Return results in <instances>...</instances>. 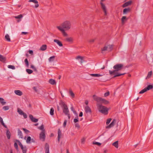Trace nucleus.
<instances>
[{
    "label": "nucleus",
    "instance_id": "ddd939ff",
    "mask_svg": "<svg viewBox=\"0 0 153 153\" xmlns=\"http://www.w3.org/2000/svg\"><path fill=\"white\" fill-rule=\"evenodd\" d=\"M132 2L131 1H128L124 3L122 5L123 7H125L129 5H130L132 3Z\"/></svg>",
    "mask_w": 153,
    "mask_h": 153
},
{
    "label": "nucleus",
    "instance_id": "39448f33",
    "mask_svg": "<svg viewBox=\"0 0 153 153\" xmlns=\"http://www.w3.org/2000/svg\"><path fill=\"white\" fill-rule=\"evenodd\" d=\"M62 28L68 30L70 28L71 24L69 21H66L62 24Z\"/></svg>",
    "mask_w": 153,
    "mask_h": 153
},
{
    "label": "nucleus",
    "instance_id": "b1692460",
    "mask_svg": "<svg viewBox=\"0 0 153 153\" xmlns=\"http://www.w3.org/2000/svg\"><path fill=\"white\" fill-rule=\"evenodd\" d=\"M0 122L4 127L6 128H7V126L4 123L2 118L1 117H0Z\"/></svg>",
    "mask_w": 153,
    "mask_h": 153
},
{
    "label": "nucleus",
    "instance_id": "1a4fd4ad",
    "mask_svg": "<svg viewBox=\"0 0 153 153\" xmlns=\"http://www.w3.org/2000/svg\"><path fill=\"white\" fill-rule=\"evenodd\" d=\"M125 74H126V73L120 74L118 72H115L112 74V75H114V76L112 77V78H113L117 77H118L121 76V75H124Z\"/></svg>",
    "mask_w": 153,
    "mask_h": 153
},
{
    "label": "nucleus",
    "instance_id": "e2e57ef3",
    "mask_svg": "<svg viewBox=\"0 0 153 153\" xmlns=\"http://www.w3.org/2000/svg\"><path fill=\"white\" fill-rule=\"evenodd\" d=\"M94 41V39H90V40L89 41V42L91 43H93Z\"/></svg>",
    "mask_w": 153,
    "mask_h": 153
},
{
    "label": "nucleus",
    "instance_id": "4be33fe9",
    "mask_svg": "<svg viewBox=\"0 0 153 153\" xmlns=\"http://www.w3.org/2000/svg\"><path fill=\"white\" fill-rule=\"evenodd\" d=\"M61 135V131L59 128L58 129V140L59 142V141L60 136Z\"/></svg>",
    "mask_w": 153,
    "mask_h": 153
},
{
    "label": "nucleus",
    "instance_id": "c03bdc74",
    "mask_svg": "<svg viewBox=\"0 0 153 153\" xmlns=\"http://www.w3.org/2000/svg\"><path fill=\"white\" fill-rule=\"evenodd\" d=\"M17 111L21 115H22L24 113V112H23L21 110L19 109H18Z\"/></svg>",
    "mask_w": 153,
    "mask_h": 153
},
{
    "label": "nucleus",
    "instance_id": "69168bd1",
    "mask_svg": "<svg viewBox=\"0 0 153 153\" xmlns=\"http://www.w3.org/2000/svg\"><path fill=\"white\" fill-rule=\"evenodd\" d=\"M33 89L36 92H37L38 91V90L35 87H33Z\"/></svg>",
    "mask_w": 153,
    "mask_h": 153
},
{
    "label": "nucleus",
    "instance_id": "ea45409f",
    "mask_svg": "<svg viewBox=\"0 0 153 153\" xmlns=\"http://www.w3.org/2000/svg\"><path fill=\"white\" fill-rule=\"evenodd\" d=\"M8 68H9L13 70H14L15 69V67L14 66L10 65H8Z\"/></svg>",
    "mask_w": 153,
    "mask_h": 153
},
{
    "label": "nucleus",
    "instance_id": "338daca9",
    "mask_svg": "<svg viewBox=\"0 0 153 153\" xmlns=\"http://www.w3.org/2000/svg\"><path fill=\"white\" fill-rule=\"evenodd\" d=\"M83 116V113L82 112H80L79 114V117H82Z\"/></svg>",
    "mask_w": 153,
    "mask_h": 153
},
{
    "label": "nucleus",
    "instance_id": "bf43d9fd",
    "mask_svg": "<svg viewBox=\"0 0 153 153\" xmlns=\"http://www.w3.org/2000/svg\"><path fill=\"white\" fill-rule=\"evenodd\" d=\"M67 121L66 120H65L64 121V122L63 123V126L64 127H65V126L66 125V123H67Z\"/></svg>",
    "mask_w": 153,
    "mask_h": 153
},
{
    "label": "nucleus",
    "instance_id": "20e7f679",
    "mask_svg": "<svg viewBox=\"0 0 153 153\" xmlns=\"http://www.w3.org/2000/svg\"><path fill=\"white\" fill-rule=\"evenodd\" d=\"M93 98L94 99L97 101V102H101L102 103L104 104H107L109 103V101L105 100L101 97H97L95 95L93 96Z\"/></svg>",
    "mask_w": 153,
    "mask_h": 153
},
{
    "label": "nucleus",
    "instance_id": "2f4dec72",
    "mask_svg": "<svg viewBox=\"0 0 153 153\" xmlns=\"http://www.w3.org/2000/svg\"><path fill=\"white\" fill-rule=\"evenodd\" d=\"M55 57V56H52L50 57L48 59V60H49V62H51L53 61Z\"/></svg>",
    "mask_w": 153,
    "mask_h": 153
},
{
    "label": "nucleus",
    "instance_id": "a19ab883",
    "mask_svg": "<svg viewBox=\"0 0 153 153\" xmlns=\"http://www.w3.org/2000/svg\"><path fill=\"white\" fill-rule=\"evenodd\" d=\"M65 40L68 42H72L73 41V39L71 38H66Z\"/></svg>",
    "mask_w": 153,
    "mask_h": 153
},
{
    "label": "nucleus",
    "instance_id": "f704fd0d",
    "mask_svg": "<svg viewBox=\"0 0 153 153\" xmlns=\"http://www.w3.org/2000/svg\"><path fill=\"white\" fill-rule=\"evenodd\" d=\"M23 17V15L22 14H20L18 15V16H15L14 17L16 19H21Z\"/></svg>",
    "mask_w": 153,
    "mask_h": 153
},
{
    "label": "nucleus",
    "instance_id": "4468645a",
    "mask_svg": "<svg viewBox=\"0 0 153 153\" xmlns=\"http://www.w3.org/2000/svg\"><path fill=\"white\" fill-rule=\"evenodd\" d=\"M28 2H33L35 3L36 4L35 5V7L36 8L38 7L39 6V5L38 4V1L36 0H29Z\"/></svg>",
    "mask_w": 153,
    "mask_h": 153
},
{
    "label": "nucleus",
    "instance_id": "4d7b16f0",
    "mask_svg": "<svg viewBox=\"0 0 153 153\" xmlns=\"http://www.w3.org/2000/svg\"><path fill=\"white\" fill-rule=\"evenodd\" d=\"M108 48V47L107 46H105L103 48L101 49V50L102 51H105L107 50Z\"/></svg>",
    "mask_w": 153,
    "mask_h": 153
},
{
    "label": "nucleus",
    "instance_id": "473e14b6",
    "mask_svg": "<svg viewBox=\"0 0 153 153\" xmlns=\"http://www.w3.org/2000/svg\"><path fill=\"white\" fill-rule=\"evenodd\" d=\"M127 20L126 17V16H123L122 17L121 19L122 23L123 24H124V21L125 20Z\"/></svg>",
    "mask_w": 153,
    "mask_h": 153
},
{
    "label": "nucleus",
    "instance_id": "393cba45",
    "mask_svg": "<svg viewBox=\"0 0 153 153\" xmlns=\"http://www.w3.org/2000/svg\"><path fill=\"white\" fill-rule=\"evenodd\" d=\"M90 75L92 76L96 77H100V76H102V75H101L100 74H90Z\"/></svg>",
    "mask_w": 153,
    "mask_h": 153
},
{
    "label": "nucleus",
    "instance_id": "423d86ee",
    "mask_svg": "<svg viewBox=\"0 0 153 153\" xmlns=\"http://www.w3.org/2000/svg\"><path fill=\"white\" fill-rule=\"evenodd\" d=\"M45 131H42L39 134V138L40 140L43 139V141H44L45 139Z\"/></svg>",
    "mask_w": 153,
    "mask_h": 153
},
{
    "label": "nucleus",
    "instance_id": "a878e982",
    "mask_svg": "<svg viewBox=\"0 0 153 153\" xmlns=\"http://www.w3.org/2000/svg\"><path fill=\"white\" fill-rule=\"evenodd\" d=\"M49 82L50 84L53 85L56 84V83L55 80L52 79H50Z\"/></svg>",
    "mask_w": 153,
    "mask_h": 153
},
{
    "label": "nucleus",
    "instance_id": "13d9d810",
    "mask_svg": "<svg viewBox=\"0 0 153 153\" xmlns=\"http://www.w3.org/2000/svg\"><path fill=\"white\" fill-rule=\"evenodd\" d=\"M75 127L77 128H80V126L79 124L78 123H76L75 124Z\"/></svg>",
    "mask_w": 153,
    "mask_h": 153
},
{
    "label": "nucleus",
    "instance_id": "412c9836",
    "mask_svg": "<svg viewBox=\"0 0 153 153\" xmlns=\"http://www.w3.org/2000/svg\"><path fill=\"white\" fill-rule=\"evenodd\" d=\"M6 135L8 139H9L10 138L11 134L9 130L8 129L6 131Z\"/></svg>",
    "mask_w": 153,
    "mask_h": 153
},
{
    "label": "nucleus",
    "instance_id": "3c124183",
    "mask_svg": "<svg viewBox=\"0 0 153 153\" xmlns=\"http://www.w3.org/2000/svg\"><path fill=\"white\" fill-rule=\"evenodd\" d=\"M152 71H149L148 72V75H147V77L148 78H150L151 76L152 75Z\"/></svg>",
    "mask_w": 153,
    "mask_h": 153
},
{
    "label": "nucleus",
    "instance_id": "9b49d317",
    "mask_svg": "<svg viewBox=\"0 0 153 153\" xmlns=\"http://www.w3.org/2000/svg\"><path fill=\"white\" fill-rule=\"evenodd\" d=\"M29 117L31 121L33 122H37L38 120V119L34 117L32 114H30L29 115Z\"/></svg>",
    "mask_w": 153,
    "mask_h": 153
},
{
    "label": "nucleus",
    "instance_id": "a211bd4d",
    "mask_svg": "<svg viewBox=\"0 0 153 153\" xmlns=\"http://www.w3.org/2000/svg\"><path fill=\"white\" fill-rule=\"evenodd\" d=\"M47 48V45H43L40 47L39 50L42 51H45L46 50Z\"/></svg>",
    "mask_w": 153,
    "mask_h": 153
},
{
    "label": "nucleus",
    "instance_id": "603ef678",
    "mask_svg": "<svg viewBox=\"0 0 153 153\" xmlns=\"http://www.w3.org/2000/svg\"><path fill=\"white\" fill-rule=\"evenodd\" d=\"M108 48L110 49L109 50V51H111L113 48V46L111 45H109L108 46Z\"/></svg>",
    "mask_w": 153,
    "mask_h": 153
},
{
    "label": "nucleus",
    "instance_id": "72a5a7b5",
    "mask_svg": "<svg viewBox=\"0 0 153 153\" xmlns=\"http://www.w3.org/2000/svg\"><path fill=\"white\" fill-rule=\"evenodd\" d=\"M54 109L53 108H51L50 113L51 115L53 116L54 115Z\"/></svg>",
    "mask_w": 153,
    "mask_h": 153
},
{
    "label": "nucleus",
    "instance_id": "0eeeda50",
    "mask_svg": "<svg viewBox=\"0 0 153 153\" xmlns=\"http://www.w3.org/2000/svg\"><path fill=\"white\" fill-rule=\"evenodd\" d=\"M116 122V120L114 119L111 123L109 125L106 126V128H110L114 126L115 123Z\"/></svg>",
    "mask_w": 153,
    "mask_h": 153
},
{
    "label": "nucleus",
    "instance_id": "c9c22d12",
    "mask_svg": "<svg viewBox=\"0 0 153 153\" xmlns=\"http://www.w3.org/2000/svg\"><path fill=\"white\" fill-rule=\"evenodd\" d=\"M31 138L30 136H28L27 139L26 140V142L27 143H30V141L31 140Z\"/></svg>",
    "mask_w": 153,
    "mask_h": 153
},
{
    "label": "nucleus",
    "instance_id": "79ce46f5",
    "mask_svg": "<svg viewBox=\"0 0 153 153\" xmlns=\"http://www.w3.org/2000/svg\"><path fill=\"white\" fill-rule=\"evenodd\" d=\"M22 130L24 131L25 133L28 134L30 132V131L28 130H27L25 128H22Z\"/></svg>",
    "mask_w": 153,
    "mask_h": 153
},
{
    "label": "nucleus",
    "instance_id": "680f3d73",
    "mask_svg": "<svg viewBox=\"0 0 153 153\" xmlns=\"http://www.w3.org/2000/svg\"><path fill=\"white\" fill-rule=\"evenodd\" d=\"M28 52L31 55H32L33 54V51L32 50H29Z\"/></svg>",
    "mask_w": 153,
    "mask_h": 153
},
{
    "label": "nucleus",
    "instance_id": "58836bf2",
    "mask_svg": "<svg viewBox=\"0 0 153 153\" xmlns=\"http://www.w3.org/2000/svg\"><path fill=\"white\" fill-rule=\"evenodd\" d=\"M38 128L42 130V131H45V130L44 129V126L43 125H42L41 126L38 127Z\"/></svg>",
    "mask_w": 153,
    "mask_h": 153
},
{
    "label": "nucleus",
    "instance_id": "e433bc0d",
    "mask_svg": "<svg viewBox=\"0 0 153 153\" xmlns=\"http://www.w3.org/2000/svg\"><path fill=\"white\" fill-rule=\"evenodd\" d=\"M26 71L29 74H32L33 72V71L32 70L29 69H26Z\"/></svg>",
    "mask_w": 153,
    "mask_h": 153
},
{
    "label": "nucleus",
    "instance_id": "f3484780",
    "mask_svg": "<svg viewBox=\"0 0 153 153\" xmlns=\"http://www.w3.org/2000/svg\"><path fill=\"white\" fill-rule=\"evenodd\" d=\"M130 10L131 9L129 7L125 8L123 10V13L124 14H126L128 13L129 12Z\"/></svg>",
    "mask_w": 153,
    "mask_h": 153
},
{
    "label": "nucleus",
    "instance_id": "9d476101",
    "mask_svg": "<svg viewBox=\"0 0 153 153\" xmlns=\"http://www.w3.org/2000/svg\"><path fill=\"white\" fill-rule=\"evenodd\" d=\"M100 4L101 6V8L104 12L105 15H106L107 11L105 5L101 2H100Z\"/></svg>",
    "mask_w": 153,
    "mask_h": 153
},
{
    "label": "nucleus",
    "instance_id": "de8ad7c7",
    "mask_svg": "<svg viewBox=\"0 0 153 153\" xmlns=\"http://www.w3.org/2000/svg\"><path fill=\"white\" fill-rule=\"evenodd\" d=\"M69 93L70 95L72 97H74V94L71 90H70L69 91Z\"/></svg>",
    "mask_w": 153,
    "mask_h": 153
},
{
    "label": "nucleus",
    "instance_id": "cd10ccee",
    "mask_svg": "<svg viewBox=\"0 0 153 153\" xmlns=\"http://www.w3.org/2000/svg\"><path fill=\"white\" fill-rule=\"evenodd\" d=\"M24 62L25 63L26 66L27 67H28L29 65V63L27 59L26 58L25 59Z\"/></svg>",
    "mask_w": 153,
    "mask_h": 153
},
{
    "label": "nucleus",
    "instance_id": "09e8293b",
    "mask_svg": "<svg viewBox=\"0 0 153 153\" xmlns=\"http://www.w3.org/2000/svg\"><path fill=\"white\" fill-rule=\"evenodd\" d=\"M93 144L94 145H96L98 146H100L101 145V143L98 142H93Z\"/></svg>",
    "mask_w": 153,
    "mask_h": 153
},
{
    "label": "nucleus",
    "instance_id": "f03ea898",
    "mask_svg": "<svg viewBox=\"0 0 153 153\" xmlns=\"http://www.w3.org/2000/svg\"><path fill=\"white\" fill-rule=\"evenodd\" d=\"M97 106L100 112L105 114H108V109L106 107L103 106L99 103L97 104Z\"/></svg>",
    "mask_w": 153,
    "mask_h": 153
},
{
    "label": "nucleus",
    "instance_id": "2eb2a0df",
    "mask_svg": "<svg viewBox=\"0 0 153 153\" xmlns=\"http://www.w3.org/2000/svg\"><path fill=\"white\" fill-rule=\"evenodd\" d=\"M49 148V145L47 143H46L45 147V153H50Z\"/></svg>",
    "mask_w": 153,
    "mask_h": 153
},
{
    "label": "nucleus",
    "instance_id": "c756f323",
    "mask_svg": "<svg viewBox=\"0 0 153 153\" xmlns=\"http://www.w3.org/2000/svg\"><path fill=\"white\" fill-rule=\"evenodd\" d=\"M16 141L18 143L19 145L20 146L21 149H23L24 147L23 146L22 144L21 143L20 141L18 140H16Z\"/></svg>",
    "mask_w": 153,
    "mask_h": 153
},
{
    "label": "nucleus",
    "instance_id": "7c9ffc66",
    "mask_svg": "<svg viewBox=\"0 0 153 153\" xmlns=\"http://www.w3.org/2000/svg\"><path fill=\"white\" fill-rule=\"evenodd\" d=\"M5 38L7 41L8 42H10L11 41L10 36L8 34H7L5 36Z\"/></svg>",
    "mask_w": 153,
    "mask_h": 153
},
{
    "label": "nucleus",
    "instance_id": "0e129e2a",
    "mask_svg": "<svg viewBox=\"0 0 153 153\" xmlns=\"http://www.w3.org/2000/svg\"><path fill=\"white\" fill-rule=\"evenodd\" d=\"M82 58V57L80 56H78L76 57V59H81Z\"/></svg>",
    "mask_w": 153,
    "mask_h": 153
},
{
    "label": "nucleus",
    "instance_id": "aec40b11",
    "mask_svg": "<svg viewBox=\"0 0 153 153\" xmlns=\"http://www.w3.org/2000/svg\"><path fill=\"white\" fill-rule=\"evenodd\" d=\"M0 61L3 62H5L6 61V57L0 54Z\"/></svg>",
    "mask_w": 153,
    "mask_h": 153
},
{
    "label": "nucleus",
    "instance_id": "774afa93",
    "mask_svg": "<svg viewBox=\"0 0 153 153\" xmlns=\"http://www.w3.org/2000/svg\"><path fill=\"white\" fill-rule=\"evenodd\" d=\"M28 33L27 32H22V34H24V35H26Z\"/></svg>",
    "mask_w": 153,
    "mask_h": 153
},
{
    "label": "nucleus",
    "instance_id": "6e6d98bb",
    "mask_svg": "<svg viewBox=\"0 0 153 153\" xmlns=\"http://www.w3.org/2000/svg\"><path fill=\"white\" fill-rule=\"evenodd\" d=\"M109 94H110L109 92V91H108L107 92L105 93V94H104V95L105 97H107L108 96H109Z\"/></svg>",
    "mask_w": 153,
    "mask_h": 153
},
{
    "label": "nucleus",
    "instance_id": "bb28decb",
    "mask_svg": "<svg viewBox=\"0 0 153 153\" xmlns=\"http://www.w3.org/2000/svg\"><path fill=\"white\" fill-rule=\"evenodd\" d=\"M112 145L116 148H118V141H117L115 142L112 143Z\"/></svg>",
    "mask_w": 153,
    "mask_h": 153
},
{
    "label": "nucleus",
    "instance_id": "864d4df0",
    "mask_svg": "<svg viewBox=\"0 0 153 153\" xmlns=\"http://www.w3.org/2000/svg\"><path fill=\"white\" fill-rule=\"evenodd\" d=\"M77 118H75L74 120V123H76L79 121L78 118V116H76Z\"/></svg>",
    "mask_w": 153,
    "mask_h": 153
},
{
    "label": "nucleus",
    "instance_id": "5fc2aeb1",
    "mask_svg": "<svg viewBox=\"0 0 153 153\" xmlns=\"http://www.w3.org/2000/svg\"><path fill=\"white\" fill-rule=\"evenodd\" d=\"M14 146L16 150L18 149V147L17 143L15 142L14 143Z\"/></svg>",
    "mask_w": 153,
    "mask_h": 153
},
{
    "label": "nucleus",
    "instance_id": "052dcab7",
    "mask_svg": "<svg viewBox=\"0 0 153 153\" xmlns=\"http://www.w3.org/2000/svg\"><path fill=\"white\" fill-rule=\"evenodd\" d=\"M24 118L26 119L27 117V114L24 112L22 114Z\"/></svg>",
    "mask_w": 153,
    "mask_h": 153
},
{
    "label": "nucleus",
    "instance_id": "49530a36",
    "mask_svg": "<svg viewBox=\"0 0 153 153\" xmlns=\"http://www.w3.org/2000/svg\"><path fill=\"white\" fill-rule=\"evenodd\" d=\"M111 120L112 119L111 118L107 119L106 122V124L107 125H108L110 123Z\"/></svg>",
    "mask_w": 153,
    "mask_h": 153
},
{
    "label": "nucleus",
    "instance_id": "f257e3e1",
    "mask_svg": "<svg viewBox=\"0 0 153 153\" xmlns=\"http://www.w3.org/2000/svg\"><path fill=\"white\" fill-rule=\"evenodd\" d=\"M113 68L114 69L113 71H109V74L111 76H112L113 74L115 72H118L122 70L124 68L123 65L122 64H117L113 66Z\"/></svg>",
    "mask_w": 153,
    "mask_h": 153
},
{
    "label": "nucleus",
    "instance_id": "37998d69",
    "mask_svg": "<svg viewBox=\"0 0 153 153\" xmlns=\"http://www.w3.org/2000/svg\"><path fill=\"white\" fill-rule=\"evenodd\" d=\"M30 68L33 69L34 71L36 72L37 71L36 68L33 65H31Z\"/></svg>",
    "mask_w": 153,
    "mask_h": 153
},
{
    "label": "nucleus",
    "instance_id": "8fccbe9b",
    "mask_svg": "<svg viewBox=\"0 0 153 153\" xmlns=\"http://www.w3.org/2000/svg\"><path fill=\"white\" fill-rule=\"evenodd\" d=\"M9 108V106H4L3 107V109L5 111L8 110Z\"/></svg>",
    "mask_w": 153,
    "mask_h": 153
},
{
    "label": "nucleus",
    "instance_id": "5701e85b",
    "mask_svg": "<svg viewBox=\"0 0 153 153\" xmlns=\"http://www.w3.org/2000/svg\"><path fill=\"white\" fill-rule=\"evenodd\" d=\"M18 135L19 136V137L21 138H23V136L22 132L19 129H18Z\"/></svg>",
    "mask_w": 153,
    "mask_h": 153
},
{
    "label": "nucleus",
    "instance_id": "f8f14e48",
    "mask_svg": "<svg viewBox=\"0 0 153 153\" xmlns=\"http://www.w3.org/2000/svg\"><path fill=\"white\" fill-rule=\"evenodd\" d=\"M85 112L87 113H91V110L89 106L87 105H86L85 108Z\"/></svg>",
    "mask_w": 153,
    "mask_h": 153
},
{
    "label": "nucleus",
    "instance_id": "7ed1b4c3",
    "mask_svg": "<svg viewBox=\"0 0 153 153\" xmlns=\"http://www.w3.org/2000/svg\"><path fill=\"white\" fill-rule=\"evenodd\" d=\"M59 104L62 108L63 112L65 115L69 113V111L68 106L62 100H60L59 102Z\"/></svg>",
    "mask_w": 153,
    "mask_h": 153
},
{
    "label": "nucleus",
    "instance_id": "6e6552de",
    "mask_svg": "<svg viewBox=\"0 0 153 153\" xmlns=\"http://www.w3.org/2000/svg\"><path fill=\"white\" fill-rule=\"evenodd\" d=\"M59 30H60L64 36H67V34L66 33L65 30L60 26H58L56 27Z\"/></svg>",
    "mask_w": 153,
    "mask_h": 153
},
{
    "label": "nucleus",
    "instance_id": "4c0bfd02",
    "mask_svg": "<svg viewBox=\"0 0 153 153\" xmlns=\"http://www.w3.org/2000/svg\"><path fill=\"white\" fill-rule=\"evenodd\" d=\"M147 91L146 88H145L144 89H143L141 91H140L139 93L140 94H143L144 93H145V92H146Z\"/></svg>",
    "mask_w": 153,
    "mask_h": 153
},
{
    "label": "nucleus",
    "instance_id": "c85d7f7f",
    "mask_svg": "<svg viewBox=\"0 0 153 153\" xmlns=\"http://www.w3.org/2000/svg\"><path fill=\"white\" fill-rule=\"evenodd\" d=\"M4 100L2 98L0 97V102L3 105H5L6 103L5 102H4Z\"/></svg>",
    "mask_w": 153,
    "mask_h": 153
},
{
    "label": "nucleus",
    "instance_id": "dca6fc26",
    "mask_svg": "<svg viewBox=\"0 0 153 153\" xmlns=\"http://www.w3.org/2000/svg\"><path fill=\"white\" fill-rule=\"evenodd\" d=\"M53 41L55 42L60 47H62L63 46L61 42L59 40L54 39Z\"/></svg>",
    "mask_w": 153,
    "mask_h": 153
},
{
    "label": "nucleus",
    "instance_id": "a18cd8bd",
    "mask_svg": "<svg viewBox=\"0 0 153 153\" xmlns=\"http://www.w3.org/2000/svg\"><path fill=\"white\" fill-rule=\"evenodd\" d=\"M22 149V151L23 153H26L27 149H26V146L24 147L23 149Z\"/></svg>",
    "mask_w": 153,
    "mask_h": 153
},
{
    "label": "nucleus",
    "instance_id": "6ab92c4d",
    "mask_svg": "<svg viewBox=\"0 0 153 153\" xmlns=\"http://www.w3.org/2000/svg\"><path fill=\"white\" fill-rule=\"evenodd\" d=\"M14 92L16 95L19 96H21L22 94V92L19 90H15Z\"/></svg>",
    "mask_w": 153,
    "mask_h": 153
}]
</instances>
